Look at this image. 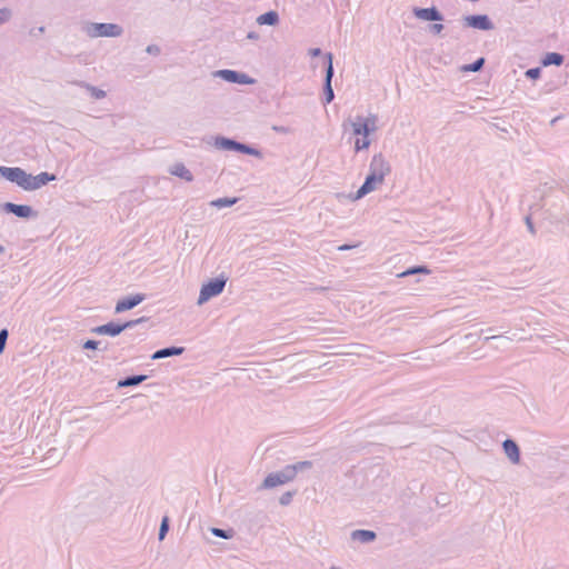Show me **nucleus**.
<instances>
[{"label": "nucleus", "mask_w": 569, "mask_h": 569, "mask_svg": "<svg viewBox=\"0 0 569 569\" xmlns=\"http://www.w3.org/2000/svg\"><path fill=\"white\" fill-rule=\"evenodd\" d=\"M382 182H383L382 178H379L378 176L369 172L367 174L363 183L357 190L353 199L359 200V199L363 198L365 196H367L368 193L373 191L377 188V184L382 183Z\"/></svg>", "instance_id": "11"}, {"label": "nucleus", "mask_w": 569, "mask_h": 569, "mask_svg": "<svg viewBox=\"0 0 569 569\" xmlns=\"http://www.w3.org/2000/svg\"><path fill=\"white\" fill-rule=\"evenodd\" d=\"M370 146V140L368 138L357 139L355 142V149L357 152L368 149Z\"/></svg>", "instance_id": "32"}, {"label": "nucleus", "mask_w": 569, "mask_h": 569, "mask_svg": "<svg viewBox=\"0 0 569 569\" xmlns=\"http://www.w3.org/2000/svg\"><path fill=\"white\" fill-rule=\"evenodd\" d=\"M11 18V11L8 8L0 9V26Z\"/></svg>", "instance_id": "37"}, {"label": "nucleus", "mask_w": 569, "mask_h": 569, "mask_svg": "<svg viewBox=\"0 0 569 569\" xmlns=\"http://www.w3.org/2000/svg\"><path fill=\"white\" fill-rule=\"evenodd\" d=\"M147 320H148L147 317H141V318H138V319H134V320L126 321L123 323H117V322L110 321L108 323H104V325H101V326L92 328L91 332L92 333H97V335H104V336H110V337H117L122 331H124L127 329H131V328L138 326L139 323H142V322L147 321Z\"/></svg>", "instance_id": "3"}, {"label": "nucleus", "mask_w": 569, "mask_h": 569, "mask_svg": "<svg viewBox=\"0 0 569 569\" xmlns=\"http://www.w3.org/2000/svg\"><path fill=\"white\" fill-rule=\"evenodd\" d=\"M233 140L234 139L227 138V137H223V136H218V137L214 138V143L213 144H214V147L217 149L230 151Z\"/></svg>", "instance_id": "27"}, {"label": "nucleus", "mask_w": 569, "mask_h": 569, "mask_svg": "<svg viewBox=\"0 0 569 569\" xmlns=\"http://www.w3.org/2000/svg\"><path fill=\"white\" fill-rule=\"evenodd\" d=\"M183 351H184L183 347H176V346L166 347V348L159 349L156 352H153V355L151 356V359L158 360V359H163V358H168V357L180 356L183 353Z\"/></svg>", "instance_id": "17"}, {"label": "nucleus", "mask_w": 569, "mask_h": 569, "mask_svg": "<svg viewBox=\"0 0 569 569\" xmlns=\"http://www.w3.org/2000/svg\"><path fill=\"white\" fill-rule=\"evenodd\" d=\"M214 76L229 83L252 84L254 82V79L250 78L248 74L230 69L218 70L214 72Z\"/></svg>", "instance_id": "6"}, {"label": "nucleus", "mask_w": 569, "mask_h": 569, "mask_svg": "<svg viewBox=\"0 0 569 569\" xmlns=\"http://www.w3.org/2000/svg\"><path fill=\"white\" fill-rule=\"evenodd\" d=\"M390 171L391 167L382 153H377L372 157L369 166L370 173L376 174L385 180V177L389 174Z\"/></svg>", "instance_id": "10"}, {"label": "nucleus", "mask_w": 569, "mask_h": 569, "mask_svg": "<svg viewBox=\"0 0 569 569\" xmlns=\"http://www.w3.org/2000/svg\"><path fill=\"white\" fill-rule=\"evenodd\" d=\"M445 29L443 24L441 23H433V24H430L429 26V31L432 33V34H439L442 32V30Z\"/></svg>", "instance_id": "38"}, {"label": "nucleus", "mask_w": 569, "mask_h": 569, "mask_svg": "<svg viewBox=\"0 0 569 569\" xmlns=\"http://www.w3.org/2000/svg\"><path fill=\"white\" fill-rule=\"evenodd\" d=\"M312 468V462L309 460L298 461L292 465L284 466L281 470L270 472L263 480L261 488L272 489L274 487L286 485L292 481L299 472Z\"/></svg>", "instance_id": "1"}, {"label": "nucleus", "mask_w": 569, "mask_h": 569, "mask_svg": "<svg viewBox=\"0 0 569 569\" xmlns=\"http://www.w3.org/2000/svg\"><path fill=\"white\" fill-rule=\"evenodd\" d=\"M525 76L528 79L537 80L541 77V68L540 67L530 68L525 72Z\"/></svg>", "instance_id": "31"}, {"label": "nucleus", "mask_w": 569, "mask_h": 569, "mask_svg": "<svg viewBox=\"0 0 569 569\" xmlns=\"http://www.w3.org/2000/svg\"><path fill=\"white\" fill-rule=\"evenodd\" d=\"M377 538V535L372 530L357 529L351 532V539L360 541L362 543L372 542Z\"/></svg>", "instance_id": "19"}, {"label": "nucleus", "mask_w": 569, "mask_h": 569, "mask_svg": "<svg viewBox=\"0 0 569 569\" xmlns=\"http://www.w3.org/2000/svg\"><path fill=\"white\" fill-rule=\"evenodd\" d=\"M6 167L0 166V176L3 177V171Z\"/></svg>", "instance_id": "45"}, {"label": "nucleus", "mask_w": 569, "mask_h": 569, "mask_svg": "<svg viewBox=\"0 0 569 569\" xmlns=\"http://www.w3.org/2000/svg\"><path fill=\"white\" fill-rule=\"evenodd\" d=\"M565 61V56L558 52H548L545 54V57L541 59V64L543 67L549 66H561Z\"/></svg>", "instance_id": "24"}, {"label": "nucleus", "mask_w": 569, "mask_h": 569, "mask_svg": "<svg viewBox=\"0 0 569 569\" xmlns=\"http://www.w3.org/2000/svg\"><path fill=\"white\" fill-rule=\"evenodd\" d=\"M169 529H170V519L168 516H163L161 519V523H160V528H159V532H158V539L160 541H162L166 538Z\"/></svg>", "instance_id": "30"}, {"label": "nucleus", "mask_w": 569, "mask_h": 569, "mask_svg": "<svg viewBox=\"0 0 569 569\" xmlns=\"http://www.w3.org/2000/svg\"><path fill=\"white\" fill-rule=\"evenodd\" d=\"M146 51H147L149 54H152V56H158V54H160V52H161L160 48H159L157 44H149V46L146 48Z\"/></svg>", "instance_id": "39"}, {"label": "nucleus", "mask_w": 569, "mask_h": 569, "mask_svg": "<svg viewBox=\"0 0 569 569\" xmlns=\"http://www.w3.org/2000/svg\"><path fill=\"white\" fill-rule=\"evenodd\" d=\"M1 209L7 213H12L21 219H31L37 218L38 212L32 209V207L28 204H17L13 202H4L1 206Z\"/></svg>", "instance_id": "7"}, {"label": "nucleus", "mask_w": 569, "mask_h": 569, "mask_svg": "<svg viewBox=\"0 0 569 569\" xmlns=\"http://www.w3.org/2000/svg\"><path fill=\"white\" fill-rule=\"evenodd\" d=\"M82 30L89 38H118L123 33L120 24L110 22H88Z\"/></svg>", "instance_id": "2"}, {"label": "nucleus", "mask_w": 569, "mask_h": 569, "mask_svg": "<svg viewBox=\"0 0 569 569\" xmlns=\"http://www.w3.org/2000/svg\"><path fill=\"white\" fill-rule=\"evenodd\" d=\"M210 531L213 536H216L218 538H222V539H231L234 536V530L231 528L230 529H221V528L212 527V528H210Z\"/></svg>", "instance_id": "28"}, {"label": "nucleus", "mask_w": 569, "mask_h": 569, "mask_svg": "<svg viewBox=\"0 0 569 569\" xmlns=\"http://www.w3.org/2000/svg\"><path fill=\"white\" fill-rule=\"evenodd\" d=\"M330 569H341V568L336 567V566H331Z\"/></svg>", "instance_id": "47"}, {"label": "nucleus", "mask_w": 569, "mask_h": 569, "mask_svg": "<svg viewBox=\"0 0 569 569\" xmlns=\"http://www.w3.org/2000/svg\"><path fill=\"white\" fill-rule=\"evenodd\" d=\"M483 66H485V58L480 57L477 60H475L472 63L463 66L462 70L467 71V72H478L483 68Z\"/></svg>", "instance_id": "29"}, {"label": "nucleus", "mask_w": 569, "mask_h": 569, "mask_svg": "<svg viewBox=\"0 0 569 569\" xmlns=\"http://www.w3.org/2000/svg\"><path fill=\"white\" fill-rule=\"evenodd\" d=\"M227 280L228 278L224 274H220L203 283L199 292L198 305H203L211 298L219 296L223 291Z\"/></svg>", "instance_id": "4"}, {"label": "nucleus", "mask_w": 569, "mask_h": 569, "mask_svg": "<svg viewBox=\"0 0 569 569\" xmlns=\"http://www.w3.org/2000/svg\"><path fill=\"white\" fill-rule=\"evenodd\" d=\"M377 120L378 118L376 114H370L369 117L363 118V121L369 127L370 132H373L377 129Z\"/></svg>", "instance_id": "33"}, {"label": "nucleus", "mask_w": 569, "mask_h": 569, "mask_svg": "<svg viewBox=\"0 0 569 569\" xmlns=\"http://www.w3.org/2000/svg\"><path fill=\"white\" fill-rule=\"evenodd\" d=\"M463 22H465V26L472 28V29L481 30V31H489L495 28V24L488 14L466 16L463 18Z\"/></svg>", "instance_id": "8"}, {"label": "nucleus", "mask_w": 569, "mask_h": 569, "mask_svg": "<svg viewBox=\"0 0 569 569\" xmlns=\"http://www.w3.org/2000/svg\"><path fill=\"white\" fill-rule=\"evenodd\" d=\"M419 273L429 274L430 270L426 266H413L399 273L398 277H409Z\"/></svg>", "instance_id": "26"}, {"label": "nucleus", "mask_w": 569, "mask_h": 569, "mask_svg": "<svg viewBox=\"0 0 569 569\" xmlns=\"http://www.w3.org/2000/svg\"><path fill=\"white\" fill-rule=\"evenodd\" d=\"M6 251L4 247L0 244V254Z\"/></svg>", "instance_id": "46"}, {"label": "nucleus", "mask_w": 569, "mask_h": 569, "mask_svg": "<svg viewBox=\"0 0 569 569\" xmlns=\"http://www.w3.org/2000/svg\"><path fill=\"white\" fill-rule=\"evenodd\" d=\"M257 22L260 26H276L279 22V14L273 10L267 11L257 18Z\"/></svg>", "instance_id": "23"}, {"label": "nucleus", "mask_w": 569, "mask_h": 569, "mask_svg": "<svg viewBox=\"0 0 569 569\" xmlns=\"http://www.w3.org/2000/svg\"><path fill=\"white\" fill-rule=\"evenodd\" d=\"M326 58V74L323 80V103L329 104L335 99V92L332 89V78L335 76L333 69V56L331 52L325 54Z\"/></svg>", "instance_id": "5"}, {"label": "nucleus", "mask_w": 569, "mask_h": 569, "mask_svg": "<svg viewBox=\"0 0 569 569\" xmlns=\"http://www.w3.org/2000/svg\"><path fill=\"white\" fill-rule=\"evenodd\" d=\"M272 130L281 134H287L290 132V128L284 126H272Z\"/></svg>", "instance_id": "40"}, {"label": "nucleus", "mask_w": 569, "mask_h": 569, "mask_svg": "<svg viewBox=\"0 0 569 569\" xmlns=\"http://www.w3.org/2000/svg\"><path fill=\"white\" fill-rule=\"evenodd\" d=\"M144 299H146V296L143 293H136L132 296H127V297L120 299L116 303L114 311L117 313H121L127 310H131L134 307H137L139 303H141Z\"/></svg>", "instance_id": "12"}, {"label": "nucleus", "mask_w": 569, "mask_h": 569, "mask_svg": "<svg viewBox=\"0 0 569 569\" xmlns=\"http://www.w3.org/2000/svg\"><path fill=\"white\" fill-rule=\"evenodd\" d=\"M8 336L9 333L7 329L0 330V353H2L6 348Z\"/></svg>", "instance_id": "36"}, {"label": "nucleus", "mask_w": 569, "mask_h": 569, "mask_svg": "<svg viewBox=\"0 0 569 569\" xmlns=\"http://www.w3.org/2000/svg\"><path fill=\"white\" fill-rule=\"evenodd\" d=\"M6 180L16 183L20 188H24V182L27 179V172L19 167H7L3 171V177Z\"/></svg>", "instance_id": "14"}, {"label": "nucleus", "mask_w": 569, "mask_h": 569, "mask_svg": "<svg viewBox=\"0 0 569 569\" xmlns=\"http://www.w3.org/2000/svg\"><path fill=\"white\" fill-rule=\"evenodd\" d=\"M148 379L147 375H132L118 381V388L137 387Z\"/></svg>", "instance_id": "20"}, {"label": "nucleus", "mask_w": 569, "mask_h": 569, "mask_svg": "<svg viewBox=\"0 0 569 569\" xmlns=\"http://www.w3.org/2000/svg\"><path fill=\"white\" fill-rule=\"evenodd\" d=\"M526 224H527V228H528L529 232L535 234L536 233V229H535V226H533V222H532L530 216L526 217Z\"/></svg>", "instance_id": "41"}, {"label": "nucleus", "mask_w": 569, "mask_h": 569, "mask_svg": "<svg viewBox=\"0 0 569 569\" xmlns=\"http://www.w3.org/2000/svg\"><path fill=\"white\" fill-rule=\"evenodd\" d=\"M74 84H77L80 88H84L90 93L91 98L94 100L103 99L107 96L104 90L99 89L88 82L76 81Z\"/></svg>", "instance_id": "22"}, {"label": "nucleus", "mask_w": 569, "mask_h": 569, "mask_svg": "<svg viewBox=\"0 0 569 569\" xmlns=\"http://www.w3.org/2000/svg\"><path fill=\"white\" fill-rule=\"evenodd\" d=\"M100 345H101V341L89 339L83 342L82 348L87 349V350H97V349H99Z\"/></svg>", "instance_id": "35"}, {"label": "nucleus", "mask_w": 569, "mask_h": 569, "mask_svg": "<svg viewBox=\"0 0 569 569\" xmlns=\"http://www.w3.org/2000/svg\"><path fill=\"white\" fill-rule=\"evenodd\" d=\"M502 448L506 456L510 459L511 462L518 463L520 461V449L517 442L512 439H506L502 442Z\"/></svg>", "instance_id": "15"}, {"label": "nucleus", "mask_w": 569, "mask_h": 569, "mask_svg": "<svg viewBox=\"0 0 569 569\" xmlns=\"http://www.w3.org/2000/svg\"><path fill=\"white\" fill-rule=\"evenodd\" d=\"M238 201H239V198H237V197H232V198L224 197V198H218L216 200H212L210 202V206L214 207L217 209H222V208L231 207V206L236 204Z\"/></svg>", "instance_id": "25"}, {"label": "nucleus", "mask_w": 569, "mask_h": 569, "mask_svg": "<svg viewBox=\"0 0 569 569\" xmlns=\"http://www.w3.org/2000/svg\"><path fill=\"white\" fill-rule=\"evenodd\" d=\"M230 151H236V152H240L243 154H249V156H253V157H258V158L261 157L260 150H258L257 148L251 147L249 144L239 142L237 140H233Z\"/></svg>", "instance_id": "18"}, {"label": "nucleus", "mask_w": 569, "mask_h": 569, "mask_svg": "<svg viewBox=\"0 0 569 569\" xmlns=\"http://www.w3.org/2000/svg\"><path fill=\"white\" fill-rule=\"evenodd\" d=\"M356 247H357V244H347V243H346V244H341V246H339V247H338V250H339V251H347V250L353 249V248H356Z\"/></svg>", "instance_id": "43"}, {"label": "nucleus", "mask_w": 569, "mask_h": 569, "mask_svg": "<svg viewBox=\"0 0 569 569\" xmlns=\"http://www.w3.org/2000/svg\"><path fill=\"white\" fill-rule=\"evenodd\" d=\"M56 179H57V177L53 173H49V172H40L37 176L27 173V179L24 182L23 190H27V191L37 190V189L46 186L47 183L54 181Z\"/></svg>", "instance_id": "9"}, {"label": "nucleus", "mask_w": 569, "mask_h": 569, "mask_svg": "<svg viewBox=\"0 0 569 569\" xmlns=\"http://www.w3.org/2000/svg\"><path fill=\"white\" fill-rule=\"evenodd\" d=\"M247 38L250 40H258L259 34L256 31H250V32H248Z\"/></svg>", "instance_id": "44"}, {"label": "nucleus", "mask_w": 569, "mask_h": 569, "mask_svg": "<svg viewBox=\"0 0 569 569\" xmlns=\"http://www.w3.org/2000/svg\"><path fill=\"white\" fill-rule=\"evenodd\" d=\"M293 493H295V492H292V491H286V492H283V493L280 496V498H279V503H280L281 506H288V505H290V503H291V501H292V498H293Z\"/></svg>", "instance_id": "34"}, {"label": "nucleus", "mask_w": 569, "mask_h": 569, "mask_svg": "<svg viewBox=\"0 0 569 569\" xmlns=\"http://www.w3.org/2000/svg\"><path fill=\"white\" fill-rule=\"evenodd\" d=\"M412 13L416 18L423 20V21H442L443 14L436 8H419L415 7L412 9Z\"/></svg>", "instance_id": "13"}, {"label": "nucleus", "mask_w": 569, "mask_h": 569, "mask_svg": "<svg viewBox=\"0 0 569 569\" xmlns=\"http://www.w3.org/2000/svg\"><path fill=\"white\" fill-rule=\"evenodd\" d=\"M322 53L320 48H312L309 50L311 57H319Z\"/></svg>", "instance_id": "42"}, {"label": "nucleus", "mask_w": 569, "mask_h": 569, "mask_svg": "<svg viewBox=\"0 0 569 569\" xmlns=\"http://www.w3.org/2000/svg\"><path fill=\"white\" fill-rule=\"evenodd\" d=\"M169 172L172 176L183 179L187 182L193 181L192 172L182 162H176L172 164L169 169Z\"/></svg>", "instance_id": "16"}, {"label": "nucleus", "mask_w": 569, "mask_h": 569, "mask_svg": "<svg viewBox=\"0 0 569 569\" xmlns=\"http://www.w3.org/2000/svg\"><path fill=\"white\" fill-rule=\"evenodd\" d=\"M353 134L363 136V138H368L371 133L369 127L365 123L363 117L358 116L355 121L351 122Z\"/></svg>", "instance_id": "21"}]
</instances>
